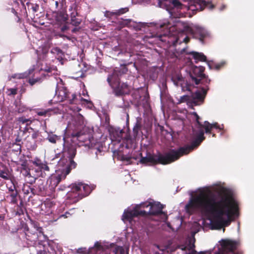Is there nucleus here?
<instances>
[{
  "instance_id": "nucleus-11",
  "label": "nucleus",
  "mask_w": 254,
  "mask_h": 254,
  "mask_svg": "<svg viewBox=\"0 0 254 254\" xmlns=\"http://www.w3.org/2000/svg\"><path fill=\"white\" fill-rule=\"evenodd\" d=\"M16 142L12 144L10 146V157L12 162L18 164L19 156L21 152V146L20 143L21 140L18 138L16 139Z\"/></svg>"
},
{
  "instance_id": "nucleus-4",
  "label": "nucleus",
  "mask_w": 254,
  "mask_h": 254,
  "mask_svg": "<svg viewBox=\"0 0 254 254\" xmlns=\"http://www.w3.org/2000/svg\"><path fill=\"white\" fill-rule=\"evenodd\" d=\"M91 192L90 187L82 183H75L71 185V190L67 193V197L76 203L82 198L88 195Z\"/></svg>"
},
{
  "instance_id": "nucleus-28",
  "label": "nucleus",
  "mask_w": 254,
  "mask_h": 254,
  "mask_svg": "<svg viewBox=\"0 0 254 254\" xmlns=\"http://www.w3.org/2000/svg\"><path fill=\"white\" fill-rule=\"evenodd\" d=\"M125 143L126 144V148H131L133 143V139L129 135H127Z\"/></svg>"
},
{
  "instance_id": "nucleus-3",
  "label": "nucleus",
  "mask_w": 254,
  "mask_h": 254,
  "mask_svg": "<svg viewBox=\"0 0 254 254\" xmlns=\"http://www.w3.org/2000/svg\"><path fill=\"white\" fill-rule=\"evenodd\" d=\"M163 205L160 202H144L136 205L132 210H125L122 216L124 221H131L138 216H157L163 213Z\"/></svg>"
},
{
  "instance_id": "nucleus-7",
  "label": "nucleus",
  "mask_w": 254,
  "mask_h": 254,
  "mask_svg": "<svg viewBox=\"0 0 254 254\" xmlns=\"http://www.w3.org/2000/svg\"><path fill=\"white\" fill-rule=\"evenodd\" d=\"M205 67L202 66L193 67L192 71L190 73V76L195 84L198 85L200 83L204 85L209 84L210 79L203 73Z\"/></svg>"
},
{
  "instance_id": "nucleus-37",
  "label": "nucleus",
  "mask_w": 254,
  "mask_h": 254,
  "mask_svg": "<svg viewBox=\"0 0 254 254\" xmlns=\"http://www.w3.org/2000/svg\"><path fill=\"white\" fill-rule=\"evenodd\" d=\"M41 81V79L40 78H36L35 79L29 78L28 82L30 84V85L33 86L36 83L40 82Z\"/></svg>"
},
{
  "instance_id": "nucleus-50",
  "label": "nucleus",
  "mask_w": 254,
  "mask_h": 254,
  "mask_svg": "<svg viewBox=\"0 0 254 254\" xmlns=\"http://www.w3.org/2000/svg\"><path fill=\"white\" fill-rule=\"evenodd\" d=\"M223 65V64H217L215 65V68L217 70H218L221 68Z\"/></svg>"
},
{
  "instance_id": "nucleus-63",
  "label": "nucleus",
  "mask_w": 254,
  "mask_h": 254,
  "mask_svg": "<svg viewBox=\"0 0 254 254\" xmlns=\"http://www.w3.org/2000/svg\"><path fill=\"white\" fill-rule=\"evenodd\" d=\"M211 134H212V137H215L216 135H215V133H212V132H211Z\"/></svg>"
},
{
  "instance_id": "nucleus-52",
  "label": "nucleus",
  "mask_w": 254,
  "mask_h": 254,
  "mask_svg": "<svg viewBox=\"0 0 254 254\" xmlns=\"http://www.w3.org/2000/svg\"><path fill=\"white\" fill-rule=\"evenodd\" d=\"M71 214L70 213L69 211L66 212L64 214L62 215L63 217H64V218H68L69 216H71Z\"/></svg>"
},
{
  "instance_id": "nucleus-40",
  "label": "nucleus",
  "mask_w": 254,
  "mask_h": 254,
  "mask_svg": "<svg viewBox=\"0 0 254 254\" xmlns=\"http://www.w3.org/2000/svg\"><path fill=\"white\" fill-rule=\"evenodd\" d=\"M114 254H125L124 249L122 247L116 248L114 251Z\"/></svg>"
},
{
  "instance_id": "nucleus-43",
  "label": "nucleus",
  "mask_w": 254,
  "mask_h": 254,
  "mask_svg": "<svg viewBox=\"0 0 254 254\" xmlns=\"http://www.w3.org/2000/svg\"><path fill=\"white\" fill-rule=\"evenodd\" d=\"M94 247L97 251H103L104 249L103 246L98 242L95 243Z\"/></svg>"
},
{
  "instance_id": "nucleus-2",
  "label": "nucleus",
  "mask_w": 254,
  "mask_h": 254,
  "mask_svg": "<svg viewBox=\"0 0 254 254\" xmlns=\"http://www.w3.org/2000/svg\"><path fill=\"white\" fill-rule=\"evenodd\" d=\"M196 141L193 142L191 146H184L180 147L177 150L171 149L169 151L164 154H159L158 156H155L150 153H147L145 157L141 156L140 162L144 164L156 165L161 164L166 165L170 164L177 160L181 157L186 155L193 151V148L198 145Z\"/></svg>"
},
{
  "instance_id": "nucleus-42",
  "label": "nucleus",
  "mask_w": 254,
  "mask_h": 254,
  "mask_svg": "<svg viewBox=\"0 0 254 254\" xmlns=\"http://www.w3.org/2000/svg\"><path fill=\"white\" fill-rule=\"evenodd\" d=\"M51 53L57 54V55H63L62 50L58 47L53 48L51 50Z\"/></svg>"
},
{
  "instance_id": "nucleus-1",
  "label": "nucleus",
  "mask_w": 254,
  "mask_h": 254,
  "mask_svg": "<svg viewBox=\"0 0 254 254\" xmlns=\"http://www.w3.org/2000/svg\"><path fill=\"white\" fill-rule=\"evenodd\" d=\"M186 211L190 214L196 210L209 213L212 216V229L220 230L228 226L230 218L238 209V205L232 196L223 191L216 196L210 190H201L199 193L192 197L185 207Z\"/></svg>"
},
{
  "instance_id": "nucleus-17",
  "label": "nucleus",
  "mask_w": 254,
  "mask_h": 254,
  "mask_svg": "<svg viewBox=\"0 0 254 254\" xmlns=\"http://www.w3.org/2000/svg\"><path fill=\"white\" fill-rule=\"evenodd\" d=\"M204 126V129L206 133H211V130L213 128H216L220 130H221V128L217 123L210 124L208 121H205Z\"/></svg>"
},
{
  "instance_id": "nucleus-44",
  "label": "nucleus",
  "mask_w": 254,
  "mask_h": 254,
  "mask_svg": "<svg viewBox=\"0 0 254 254\" xmlns=\"http://www.w3.org/2000/svg\"><path fill=\"white\" fill-rule=\"evenodd\" d=\"M104 15L107 18H111L113 16L116 15V12L106 11Z\"/></svg>"
},
{
  "instance_id": "nucleus-55",
  "label": "nucleus",
  "mask_w": 254,
  "mask_h": 254,
  "mask_svg": "<svg viewBox=\"0 0 254 254\" xmlns=\"http://www.w3.org/2000/svg\"><path fill=\"white\" fill-rule=\"evenodd\" d=\"M80 132H76V133H72V137H78L80 136Z\"/></svg>"
},
{
  "instance_id": "nucleus-29",
  "label": "nucleus",
  "mask_w": 254,
  "mask_h": 254,
  "mask_svg": "<svg viewBox=\"0 0 254 254\" xmlns=\"http://www.w3.org/2000/svg\"><path fill=\"white\" fill-rule=\"evenodd\" d=\"M47 139L50 142L55 144L60 137L56 134H51L49 135Z\"/></svg>"
},
{
  "instance_id": "nucleus-46",
  "label": "nucleus",
  "mask_w": 254,
  "mask_h": 254,
  "mask_svg": "<svg viewBox=\"0 0 254 254\" xmlns=\"http://www.w3.org/2000/svg\"><path fill=\"white\" fill-rule=\"evenodd\" d=\"M8 190L9 191V193L15 192V191H17L16 190V187L13 184V185L8 188Z\"/></svg>"
},
{
  "instance_id": "nucleus-30",
  "label": "nucleus",
  "mask_w": 254,
  "mask_h": 254,
  "mask_svg": "<svg viewBox=\"0 0 254 254\" xmlns=\"http://www.w3.org/2000/svg\"><path fill=\"white\" fill-rule=\"evenodd\" d=\"M171 4L174 8H176L177 9H181L183 8V4L179 0H173Z\"/></svg>"
},
{
  "instance_id": "nucleus-19",
  "label": "nucleus",
  "mask_w": 254,
  "mask_h": 254,
  "mask_svg": "<svg viewBox=\"0 0 254 254\" xmlns=\"http://www.w3.org/2000/svg\"><path fill=\"white\" fill-rule=\"evenodd\" d=\"M195 247V245L194 243H191V241L189 242V244L188 246H182L181 249L183 251L189 250L191 252L189 254H205L206 253V252H200L199 253L197 252L195 250H194V248Z\"/></svg>"
},
{
  "instance_id": "nucleus-61",
  "label": "nucleus",
  "mask_w": 254,
  "mask_h": 254,
  "mask_svg": "<svg viewBox=\"0 0 254 254\" xmlns=\"http://www.w3.org/2000/svg\"><path fill=\"white\" fill-rule=\"evenodd\" d=\"M55 5H56V7H57L59 5V2L58 1H55Z\"/></svg>"
},
{
  "instance_id": "nucleus-58",
  "label": "nucleus",
  "mask_w": 254,
  "mask_h": 254,
  "mask_svg": "<svg viewBox=\"0 0 254 254\" xmlns=\"http://www.w3.org/2000/svg\"><path fill=\"white\" fill-rule=\"evenodd\" d=\"M190 41V39L188 37H186L184 40V41L185 42V43H188Z\"/></svg>"
},
{
  "instance_id": "nucleus-16",
  "label": "nucleus",
  "mask_w": 254,
  "mask_h": 254,
  "mask_svg": "<svg viewBox=\"0 0 254 254\" xmlns=\"http://www.w3.org/2000/svg\"><path fill=\"white\" fill-rule=\"evenodd\" d=\"M238 244V242L235 241L224 240L222 241L221 246L224 249L233 252L237 249Z\"/></svg>"
},
{
  "instance_id": "nucleus-25",
  "label": "nucleus",
  "mask_w": 254,
  "mask_h": 254,
  "mask_svg": "<svg viewBox=\"0 0 254 254\" xmlns=\"http://www.w3.org/2000/svg\"><path fill=\"white\" fill-rule=\"evenodd\" d=\"M31 225L35 229V231H36L39 235H43L45 238L46 237V236L44 234L43 228L40 226L38 222L32 221Z\"/></svg>"
},
{
  "instance_id": "nucleus-27",
  "label": "nucleus",
  "mask_w": 254,
  "mask_h": 254,
  "mask_svg": "<svg viewBox=\"0 0 254 254\" xmlns=\"http://www.w3.org/2000/svg\"><path fill=\"white\" fill-rule=\"evenodd\" d=\"M10 174L7 169L5 168L2 170H0V177L4 180H9L10 179Z\"/></svg>"
},
{
  "instance_id": "nucleus-39",
  "label": "nucleus",
  "mask_w": 254,
  "mask_h": 254,
  "mask_svg": "<svg viewBox=\"0 0 254 254\" xmlns=\"http://www.w3.org/2000/svg\"><path fill=\"white\" fill-rule=\"evenodd\" d=\"M128 11V8L127 7L122 8L118 11H116V15H120L122 14H124L127 11Z\"/></svg>"
},
{
  "instance_id": "nucleus-8",
  "label": "nucleus",
  "mask_w": 254,
  "mask_h": 254,
  "mask_svg": "<svg viewBox=\"0 0 254 254\" xmlns=\"http://www.w3.org/2000/svg\"><path fill=\"white\" fill-rule=\"evenodd\" d=\"M56 94L60 101H66L69 104H77L78 100L75 94L71 93L65 87L62 86L56 90Z\"/></svg>"
},
{
  "instance_id": "nucleus-10",
  "label": "nucleus",
  "mask_w": 254,
  "mask_h": 254,
  "mask_svg": "<svg viewBox=\"0 0 254 254\" xmlns=\"http://www.w3.org/2000/svg\"><path fill=\"white\" fill-rule=\"evenodd\" d=\"M208 85L205 84L204 85L205 87H202L200 89L197 90L195 92L191 93L190 96L191 102L195 105H198L204 102L207 91L209 89Z\"/></svg>"
},
{
  "instance_id": "nucleus-34",
  "label": "nucleus",
  "mask_w": 254,
  "mask_h": 254,
  "mask_svg": "<svg viewBox=\"0 0 254 254\" xmlns=\"http://www.w3.org/2000/svg\"><path fill=\"white\" fill-rule=\"evenodd\" d=\"M26 4L28 6H29V5L31 6V9H32L33 12H34V13L37 12L39 10V4H36V3L34 4V3H31L28 2L26 3Z\"/></svg>"
},
{
  "instance_id": "nucleus-53",
  "label": "nucleus",
  "mask_w": 254,
  "mask_h": 254,
  "mask_svg": "<svg viewBox=\"0 0 254 254\" xmlns=\"http://www.w3.org/2000/svg\"><path fill=\"white\" fill-rule=\"evenodd\" d=\"M37 254H48V253L46 250H43L38 251Z\"/></svg>"
},
{
  "instance_id": "nucleus-41",
  "label": "nucleus",
  "mask_w": 254,
  "mask_h": 254,
  "mask_svg": "<svg viewBox=\"0 0 254 254\" xmlns=\"http://www.w3.org/2000/svg\"><path fill=\"white\" fill-rule=\"evenodd\" d=\"M17 121L22 124H25L27 123L28 122H30L29 124L32 123V121L30 120V119H26L24 117H21L18 118Z\"/></svg>"
},
{
  "instance_id": "nucleus-33",
  "label": "nucleus",
  "mask_w": 254,
  "mask_h": 254,
  "mask_svg": "<svg viewBox=\"0 0 254 254\" xmlns=\"http://www.w3.org/2000/svg\"><path fill=\"white\" fill-rule=\"evenodd\" d=\"M76 122L78 126L82 127L84 125V118L82 116L79 115L76 119Z\"/></svg>"
},
{
  "instance_id": "nucleus-5",
  "label": "nucleus",
  "mask_w": 254,
  "mask_h": 254,
  "mask_svg": "<svg viewBox=\"0 0 254 254\" xmlns=\"http://www.w3.org/2000/svg\"><path fill=\"white\" fill-rule=\"evenodd\" d=\"M114 77H116L114 74H110L108 75L107 80L113 89L115 96L122 97L129 94L131 91V86L128 85L127 83L121 82L117 79L112 82Z\"/></svg>"
},
{
  "instance_id": "nucleus-57",
  "label": "nucleus",
  "mask_w": 254,
  "mask_h": 254,
  "mask_svg": "<svg viewBox=\"0 0 254 254\" xmlns=\"http://www.w3.org/2000/svg\"><path fill=\"white\" fill-rule=\"evenodd\" d=\"M38 134L37 133H34L32 135V137L34 139H35L37 137Z\"/></svg>"
},
{
  "instance_id": "nucleus-47",
  "label": "nucleus",
  "mask_w": 254,
  "mask_h": 254,
  "mask_svg": "<svg viewBox=\"0 0 254 254\" xmlns=\"http://www.w3.org/2000/svg\"><path fill=\"white\" fill-rule=\"evenodd\" d=\"M48 113L47 111H41L37 112V115L40 116H45Z\"/></svg>"
},
{
  "instance_id": "nucleus-6",
  "label": "nucleus",
  "mask_w": 254,
  "mask_h": 254,
  "mask_svg": "<svg viewBox=\"0 0 254 254\" xmlns=\"http://www.w3.org/2000/svg\"><path fill=\"white\" fill-rule=\"evenodd\" d=\"M63 156L68 159L69 164L65 169V175H68L72 169L76 167V163L73 161V158L76 154V148L74 144L65 142L63 148Z\"/></svg>"
},
{
  "instance_id": "nucleus-35",
  "label": "nucleus",
  "mask_w": 254,
  "mask_h": 254,
  "mask_svg": "<svg viewBox=\"0 0 254 254\" xmlns=\"http://www.w3.org/2000/svg\"><path fill=\"white\" fill-rule=\"evenodd\" d=\"M17 88L7 89V95L8 96H14L17 94Z\"/></svg>"
},
{
  "instance_id": "nucleus-45",
  "label": "nucleus",
  "mask_w": 254,
  "mask_h": 254,
  "mask_svg": "<svg viewBox=\"0 0 254 254\" xmlns=\"http://www.w3.org/2000/svg\"><path fill=\"white\" fill-rule=\"evenodd\" d=\"M22 166V168L23 170H25L26 171V173L27 174H30V173L28 172L27 170V161H24L22 162V164H21Z\"/></svg>"
},
{
  "instance_id": "nucleus-21",
  "label": "nucleus",
  "mask_w": 254,
  "mask_h": 254,
  "mask_svg": "<svg viewBox=\"0 0 254 254\" xmlns=\"http://www.w3.org/2000/svg\"><path fill=\"white\" fill-rule=\"evenodd\" d=\"M77 14L76 11L73 12L70 14V24L75 27L79 26L82 22L81 18L76 17Z\"/></svg>"
},
{
  "instance_id": "nucleus-12",
  "label": "nucleus",
  "mask_w": 254,
  "mask_h": 254,
  "mask_svg": "<svg viewBox=\"0 0 254 254\" xmlns=\"http://www.w3.org/2000/svg\"><path fill=\"white\" fill-rule=\"evenodd\" d=\"M193 38L198 39L202 44L204 43L205 39L209 37V33L203 28L196 26L191 31Z\"/></svg>"
},
{
  "instance_id": "nucleus-62",
  "label": "nucleus",
  "mask_w": 254,
  "mask_h": 254,
  "mask_svg": "<svg viewBox=\"0 0 254 254\" xmlns=\"http://www.w3.org/2000/svg\"><path fill=\"white\" fill-rule=\"evenodd\" d=\"M12 11L14 13H15V14H17V12H16V11L15 10V9L14 8H12Z\"/></svg>"
},
{
  "instance_id": "nucleus-32",
  "label": "nucleus",
  "mask_w": 254,
  "mask_h": 254,
  "mask_svg": "<svg viewBox=\"0 0 254 254\" xmlns=\"http://www.w3.org/2000/svg\"><path fill=\"white\" fill-rule=\"evenodd\" d=\"M140 129V126L139 124L136 123L133 127L132 132L134 138H135L138 134L139 131Z\"/></svg>"
},
{
  "instance_id": "nucleus-23",
  "label": "nucleus",
  "mask_w": 254,
  "mask_h": 254,
  "mask_svg": "<svg viewBox=\"0 0 254 254\" xmlns=\"http://www.w3.org/2000/svg\"><path fill=\"white\" fill-rule=\"evenodd\" d=\"M190 55L192 56L194 60L201 62H205L206 61V57L202 53L191 52L190 53Z\"/></svg>"
},
{
  "instance_id": "nucleus-60",
  "label": "nucleus",
  "mask_w": 254,
  "mask_h": 254,
  "mask_svg": "<svg viewBox=\"0 0 254 254\" xmlns=\"http://www.w3.org/2000/svg\"><path fill=\"white\" fill-rule=\"evenodd\" d=\"M79 98H80V100H81V101H85V102H88L87 100H86V99H85L83 98L82 97H81V96H80V95H79Z\"/></svg>"
},
{
  "instance_id": "nucleus-51",
  "label": "nucleus",
  "mask_w": 254,
  "mask_h": 254,
  "mask_svg": "<svg viewBox=\"0 0 254 254\" xmlns=\"http://www.w3.org/2000/svg\"><path fill=\"white\" fill-rule=\"evenodd\" d=\"M130 159H131V158L129 157H127L125 155H123L122 156V160L123 161H129L130 160Z\"/></svg>"
},
{
  "instance_id": "nucleus-26",
  "label": "nucleus",
  "mask_w": 254,
  "mask_h": 254,
  "mask_svg": "<svg viewBox=\"0 0 254 254\" xmlns=\"http://www.w3.org/2000/svg\"><path fill=\"white\" fill-rule=\"evenodd\" d=\"M17 208L15 212L16 215L20 216L24 214V203L22 200H21L19 204L17 203Z\"/></svg>"
},
{
  "instance_id": "nucleus-14",
  "label": "nucleus",
  "mask_w": 254,
  "mask_h": 254,
  "mask_svg": "<svg viewBox=\"0 0 254 254\" xmlns=\"http://www.w3.org/2000/svg\"><path fill=\"white\" fill-rule=\"evenodd\" d=\"M54 17L56 21V23L59 26L67 23L68 15L65 12H55L54 13Z\"/></svg>"
},
{
  "instance_id": "nucleus-36",
  "label": "nucleus",
  "mask_w": 254,
  "mask_h": 254,
  "mask_svg": "<svg viewBox=\"0 0 254 254\" xmlns=\"http://www.w3.org/2000/svg\"><path fill=\"white\" fill-rule=\"evenodd\" d=\"M27 108L24 105H19V106H17L16 111L18 113H22L23 112L27 111Z\"/></svg>"
},
{
  "instance_id": "nucleus-64",
  "label": "nucleus",
  "mask_w": 254,
  "mask_h": 254,
  "mask_svg": "<svg viewBox=\"0 0 254 254\" xmlns=\"http://www.w3.org/2000/svg\"><path fill=\"white\" fill-rule=\"evenodd\" d=\"M60 37H64V35H63V34H60Z\"/></svg>"
},
{
  "instance_id": "nucleus-18",
  "label": "nucleus",
  "mask_w": 254,
  "mask_h": 254,
  "mask_svg": "<svg viewBox=\"0 0 254 254\" xmlns=\"http://www.w3.org/2000/svg\"><path fill=\"white\" fill-rule=\"evenodd\" d=\"M62 175L59 174L52 175L49 180L50 185L54 188L57 187L61 182L62 179Z\"/></svg>"
},
{
  "instance_id": "nucleus-20",
  "label": "nucleus",
  "mask_w": 254,
  "mask_h": 254,
  "mask_svg": "<svg viewBox=\"0 0 254 254\" xmlns=\"http://www.w3.org/2000/svg\"><path fill=\"white\" fill-rule=\"evenodd\" d=\"M32 163L35 166L39 167L41 170L49 171L50 170L47 164L46 163H45L42 162V161L39 158H36L34 160L32 161Z\"/></svg>"
},
{
  "instance_id": "nucleus-59",
  "label": "nucleus",
  "mask_w": 254,
  "mask_h": 254,
  "mask_svg": "<svg viewBox=\"0 0 254 254\" xmlns=\"http://www.w3.org/2000/svg\"><path fill=\"white\" fill-rule=\"evenodd\" d=\"M78 253L80 254H83L84 253V251H83L82 249H79L78 250Z\"/></svg>"
},
{
  "instance_id": "nucleus-48",
  "label": "nucleus",
  "mask_w": 254,
  "mask_h": 254,
  "mask_svg": "<svg viewBox=\"0 0 254 254\" xmlns=\"http://www.w3.org/2000/svg\"><path fill=\"white\" fill-rule=\"evenodd\" d=\"M63 26L61 27V30L62 32H64L66 30L68 29V26L66 25V24H63Z\"/></svg>"
},
{
  "instance_id": "nucleus-24",
  "label": "nucleus",
  "mask_w": 254,
  "mask_h": 254,
  "mask_svg": "<svg viewBox=\"0 0 254 254\" xmlns=\"http://www.w3.org/2000/svg\"><path fill=\"white\" fill-rule=\"evenodd\" d=\"M33 69H31L23 73L14 74L12 76V77L13 78L17 79L26 78L30 76V75L33 72Z\"/></svg>"
},
{
  "instance_id": "nucleus-15",
  "label": "nucleus",
  "mask_w": 254,
  "mask_h": 254,
  "mask_svg": "<svg viewBox=\"0 0 254 254\" xmlns=\"http://www.w3.org/2000/svg\"><path fill=\"white\" fill-rule=\"evenodd\" d=\"M194 5L197 10L200 11L203 10L206 7L209 9H212L215 6L209 0H194Z\"/></svg>"
},
{
  "instance_id": "nucleus-13",
  "label": "nucleus",
  "mask_w": 254,
  "mask_h": 254,
  "mask_svg": "<svg viewBox=\"0 0 254 254\" xmlns=\"http://www.w3.org/2000/svg\"><path fill=\"white\" fill-rule=\"evenodd\" d=\"M27 243L30 247H36L39 237L41 236L35 231L27 228L25 232Z\"/></svg>"
},
{
  "instance_id": "nucleus-22",
  "label": "nucleus",
  "mask_w": 254,
  "mask_h": 254,
  "mask_svg": "<svg viewBox=\"0 0 254 254\" xmlns=\"http://www.w3.org/2000/svg\"><path fill=\"white\" fill-rule=\"evenodd\" d=\"M17 191H15V192L8 193V194L6 196V198L9 203L16 204L17 203Z\"/></svg>"
},
{
  "instance_id": "nucleus-56",
  "label": "nucleus",
  "mask_w": 254,
  "mask_h": 254,
  "mask_svg": "<svg viewBox=\"0 0 254 254\" xmlns=\"http://www.w3.org/2000/svg\"><path fill=\"white\" fill-rule=\"evenodd\" d=\"M44 70L47 72H51L52 71V68L50 67L46 68Z\"/></svg>"
},
{
  "instance_id": "nucleus-49",
  "label": "nucleus",
  "mask_w": 254,
  "mask_h": 254,
  "mask_svg": "<svg viewBox=\"0 0 254 254\" xmlns=\"http://www.w3.org/2000/svg\"><path fill=\"white\" fill-rule=\"evenodd\" d=\"M45 194H46V193H45V189H44V187H43L42 188L40 187L38 195H44Z\"/></svg>"
},
{
  "instance_id": "nucleus-54",
  "label": "nucleus",
  "mask_w": 254,
  "mask_h": 254,
  "mask_svg": "<svg viewBox=\"0 0 254 254\" xmlns=\"http://www.w3.org/2000/svg\"><path fill=\"white\" fill-rule=\"evenodd\" d=\"M80 29V27H76L72 29L71 32L72 33H76L77 32L79 31Z\"/></svg>"
},
{
  "instance_id": "nucleus-9",
  "label": "nucleus",
  "mask_w": 254,
  "mask_h": 254,
  "mask_svg": "<svg viewBox=\"0 0 254 254\" xmlns=\"http://www.w3.org/2000/svg\"><path fill=\"white\" fill-rule=\"evenodd\" d=\"M193 115L195 118L196 122L197 124V128H198V133H197L195 138L191 141L190 144L186 145L185 146H191L193 142L196 141V143H198V145H197V146L193 148V150L200 145L201 142L205 139V137L204 135V133L203 130V128H204V124H202L199 122L200 117L196 112H194Z\"/></svg>"
},
{
  "instance_id": "nucleus-38",
  "label": "nucleus",
  "mask_w": 254,
  "mask_h": 254,
  "mask_svg": "<svg viewBox=\"0 0 254 254\" xmlns=\"http://www.w3.org/2000/svg\"><path fill=\"white\" fill-rule=\"evenodd\" d=\"M39 49L43 55H46L49 51V47L46 45H43L40 47Z\"/></svg>"
},
{
  "instance_id": "nucleus-31",
  "label": "nucleus",
  "mask_w": 254,
  "mask_h": 254,
  "mask_svg": "<svg viewBox=\"0 0 254 254\" xmlns=\"http://www.w3.org/2000/svg\"><path fill=\"white\" fill-rule=\"evenodd\" d=\"M22 190L25 194H28L30 192L34 194V189L31 188L29 186H24Z\"/></svg>"
}]
</instances>
